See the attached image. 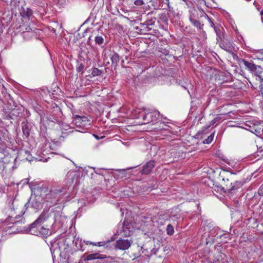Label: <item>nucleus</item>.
<instances>
[{
	"instance_id": "nucleus-1",
	"label": "nucleus",
	"mask_w": 263,
	"mask_h": 263,
	"mask_svg": "<svg viewBox=\"0 0 263 263\" xmlns=\"http://www.w3.org/2000/svg\"><path fill=\"white\" fill-rule=\"evenodd\" d=\"M233 174H228L223 177V186L221 187V190H223L224 192L234 193L242 186L243 182L235 180Z\"/></svg>"
},
{
	"instance_id": "nucleus-2",
	"label": "nucleus",
	"mask_w": 263,
	"mask_h": 263,
	"mask_svg": "<svg viewBox=\"0 0 263 263\" xmlns=\"http://www.w3.org/2000/svg\"><path fill=\"white\" fill-rule=\"evenodd\" d=\"M238 64L239 65H244L246 68L250 72L255 74L258 78V80L260 82L259 87L262 86L263 78L260 76V74L262 72V69L260 66L255 65L252 61L249 62L242 59L239 60Z\"/></svg>"
},
{
	"instance_id": "nucleus-3",
	"label": "nucleus",
	"mask_w": 263,
	"mask_h": 263,
	"mask_svg": "<svg viewBox=\"0 0 263 263\" xmlns=\"http://www.w3.org/2000/svg\"><path fill=\"white\" fill-rule=\"evenodd\" d=\"M48 218L46 213H42L33 223L25 229L27 233L34 235H37L41 225Z\"/></svg>"
},
{
	"instance_id": "nucleus-4",
	"label": "nucleus",
	"mask_w": 263,
	"mask_h": 263,
	"mask_svg": "<svg viewBox=\"0 0 263 263\" xmlns=\"http://www.w3.org/2000/svg\"><path fill=\"white\" fill-rule=\"evenodd\" d=\"M66 242V240L64 238H60L57 239L52 243L50 248L51 251L60 255L62 253L67 252L69 249V246Z\"/></svg>"
},
{
	"instance_id": "nucleus-5",
	"label": "nucleus",
	"mask_w": 263,
	"mask_h": 263,
	"mask_svg": "<svg viewBox=\"0 0 263 263\" xmlns=\"http://www.w3.org/2000/svg\"><path fill=\"white\" fill-rule=\"evenodd\" d=\"M211 226H206V228H205V230H208L209 231V236H212L216 238H222L223 236L228 235L229 236V233H224V232L222 230H220L218 227H214L212 229H211Z\"/></svg>"
},
{
	"instance_id": "nucleus-6",
	"label": "nucleus",
	"mask_w": 263,
	"mask_h": 263,
	"mask_svg": "<svg viewBox=\"0 0 263 263\" xmlns=\"http://www.w3.org/2000/svg\"><path fill=\"white\" fill-rule=\"evenodd\" d=\"M133 240L130 239H120L116 241L115 249L121 250H126L132 245Z\"/></svg>"
},
{
	"instance_id": "nucleus-7",
	"label": "nucleus",
	"mask_w": 263,
	"mask_h": 263,
	"mask_svg": "<svg viewBox=\"0 0 263 263\" xmlns=\"http://www.w3.org/2000/svg\"><path fill=\"white\" fill-rule=\"evenodd\" d=\"M135 29L138 33L141 34H152L153 32V30L145 22L140 23L139 25L135 27Z\"/></svg>"
},
{
	"instance_id": "nucleus-8",
	"label": "nucleus",
	"mask_w": 263,
	"mask_h": 263,
	"mask_svg": "<svg viewBox=\"0 0 263 263\" xmlns=\"http://www.w3.org/2000/svg\"><path fill=\"white\" fill-rule=\"evenodd\" d=\"M87 261L95 260L93 263H106L105 257L99 253L90 254L86 256Z\"/></svg>"
},
{
	"instance_id": "nucleus-9",
	"label": "nucleus",
	"mask_w": 263,
	"mask_h": 263,
	"mask_svg": "<svg viewBox=\"0 0 263 263\" xmlns=\"http://www.w3.org/2000/svg\"><path fill=\"white\" fill-rule=\"evenodd\" d=\"M156 162L154 160H150L142 166V168L140 171L142 174L148 175L152 172L153 168L155 166Z\"/></svg>"
},
{
	"instance_id": "nucleus-10",
	"label": "nucleus",
	"mask_w": 263,
	"mask_h": 263,
	"mask_svg": "<svg viewBox=\"0 0 263 263\" xmlns=\"http://www.w3.org/2000/svg\"><path fill=\"white\" fill-rule=\"evenodd\" d=\"M144 114H145L142 117L143 120H146L147 116L149 115H150V117L152 119L151 121L157 120L160 116H161L163 119H166V118L163 117L162 115H161L160 112L158 110H153L152 111H148L146 110Z\"/></svg>"
},
{
	"instance_id": "nucleus-11",
	"label": "nucleus",
	"mask_w": 263,
	"mask_h": 263,
	"mask_svg": "<svg viewBox=\"0 0 263 263\" xmlns=\"http://www.w3.org/2000/svg\"><path fill=\"white\" fill-rule=\"evenodd\" d=\"M69 189V186L67 185H64L63 186H58L50 191V193L52 195V194L55 195L64 194L67 192V191Z\"/></svg>"
},
{
	"instance_id": "nucleus-12",
	"label": "nucleus",
	"mask_w": 263,
	"mask_h": 263,
	"mask_svg": "<svg viewBox=\"0 0 263 263\" xmlns=\"http://www.w3.org/2000/svg\"><path fill=\"white\" fill-rule=\"evenodd\" d=\"M92 33L93 34V35H95V42L96 44L101 46L104 42V37H105L106 35L103 33H101L100 34H97L96 32L95 31H93Z\"/></svg>"
},
{
	"instance_id": "nucleus-13",
	"label": "nucleus",
	"mask_w": 263,
	"mask_h": 263,
	"mask_svg": "<svg viewBox=\"0 0 263 263\" xmlns=\"http://www.w3.org/2000/svg\"><path fill=\"white\" fill-rule=\"evenodd\" d=\"M20 14L22 18L29 20L30 16L32 15V11L29 8H27L26 9L23 8L20 11Z\"/></svg>"
},
{
	"instance_id": "nucleus-14",
	"label": "nucleus",
	"mask_w": 263,
	"mask_h": 263,
	"mask_svg": "<svg viewBox=\"0 0 263 263\" xmlns=\"http://www.w3.org/2000/svg\"><path fill=\"white\" fill-rule=\"evenodd\" d=\"M22 126L24 135L26 138H28L30 135V125L27 122H23L22 123Z\"/></svg>"
},
{
	"instance_id": "nucleus-15",
	"label": "nucleus",
	"mask_w": 263,
	"mask_h": 263,
	"mask_svg": "<svg viewBox=\"0 0 263 263\" xmlns=\"http://www.w3.org/2000/svg\"><path fill=\"white\" fill-rule=\"evenodd\" d=\"M214 263H228L226 255L221 253H218Z\"/></svg>"
},
{
	"instance_id": "nucleus-16",
	"label": "nucleus",
	"mask_w": 263,
	"mask_h": 263,
	"mask_svg": "<svg viewBox=\"0 0 263 263\" xmlns=\"http://www.w3.org/2000/svg\"><path fill=\"white\" fill-rule=\"evenodd\" d=\"M49 230L43 227H41V226L37 236L42 237H47L49 235Z\"/></svg>"
},
{
	"instance_id": "nucleus-17",
	"label": "nucleus",
	"mask_w": 263,
	"mask_h": 263,
	"mask_svg": "<svg viewBox=\"0 0 263 263\" xmlns=\"http://www.w3.org/2000/svg\"><path fill=\"white\" fill-rule=\"evenodd\" d=\"M110 59L111 60L112 65L115 67L117 66L120 60V56L116 52L114 53Z\"/></svg>"
},
{
	"instance_id": "nucleus-18",
	"label": "nucleus",
	"mask_w": 263,
	"mask_h": 263,
	"mask_svg": "<svg viewBox=\"0 0 263 263\" xmlns=\"http://www.w3.org/2000/svg\"><path fill=\"white\" fill-rule=\"evenodd\" d=\"M189 12L190 13L189 16V20L190 22L199 18L198 14L197 11L196 9H191L190 10Z\"/></svg>"
},
{
	"instance_id": "nucleus-19",
	"label": "nucleus",
	"mask_w": 263,
	"mask_h": 263,
	"mask_svg": "<svg viewBox=\"0 0 263 263\" xmlns=\"http://www.w3.org/2000/svg\"><path fill=\"white\" fill-rule=\"evenodd\" d=\"M156 18L155 17H152L151 18H147L145 23L148 25V27L153 30L154 33L155 32L154 27L156 23Z\"/></svg>"
},
{
	"instance_id": "nucleus-20",
	"label": "nucleus",
	"mask_w": 263,
	"mask_h": 263,
	"mask_svg": "<svg viewBox=\"0 0 263 263\" xmlns=\"http://www.w3.org/2000/svg\"><path fill=\"white\" fill-rule=\"evenodd\" d=\"M221 47L225 50L226 51H227L228 52H231L233 50V48L231 44L229 42L228 43H221Z\"/></svg>"
},
{
	"instance_id": "nucleus-21",
	"label": "nucleus",
	"mask_w": 263,
	"mask_h": 263,
	"mask_svg": "<svg viewBox=\"0 0 263 263\" xmlns=\"http://www.w3.org/2000/svg\"><path fill=\"white\" fill-rule=\"evenodd\" d=\"M78 119H79V120H81L82 126L90 125V120L88 119L87 117L83 116L81 117H78Z\"/></svg>"
},
{
	"instance_id": "nucleus-22",
	"label": "nucleus",
	"mask_w": 263,
	"mask_h": 263,
	"mask_svg": "<svg viewBox=\"0 0 263 263\" xmlns=\"http://www.w3.org/2000/svg\"><path fill=\"white\" fill-rule=\"evenodd\" d=\"M132 233V231L129 230L128 228L124 226H122V232L120 233L122 236L125 237L129 236Z\"/></svg>"
},
{
	"instance_id": "nucleus-23",
	"label": "nucleus",
	"mask_w": 263,
	"mask_h": 263,
	"mask_svg": "<svg viewBox=\"0 0 263 263\" xmlns=\"http://www.w3.org/2000/svg\"><path fill=\"white\" fill-rule=\"evenodd\" d=\"M81 117V116H79V115H74L73 117V121L72 122L73 123V124H74L77 126H80V127H81L82 126V125L81 124V120H79V119H78L77 117Z\"/></svg>"
},
{
	"instance_id": "nucleus-24",
	"label": "nucleus",
	"mask_w": 263,
	"mask_h": 263,
	"mask_svg": "<svg viewBox=\"0 0 263 263\" xmlns=\"http://www.w3.org/2000/svg\"><path fill=\"white\" fill-rule=\"evenodd\" d=\"M192 25H193L196 28L198 29H202L203 24H201V23L197 20H193L191 21Z\"/></svg>"
},
{
	"instance_id": "nucleus-25",
	"label": "nucleus",
	"mask_w": 263,
	"mask_h": 263,
	"mask_svg": "<svg viewBox=\"0 0 263 263\" xmlns=\"http://www.w3.org/2000/svg\"><path fill=\"white\" fill-rule=\"evenodd\" d=\"M102 73V71L98 68H93L92 69L91 75L93 77L99 76Z\"/></svg>"
},
{
	"instance_id": "nucleus-26",
	"label": "nucleus",
	"mask_w": 263,
	"mask_h": 263,
	"mask_svg": "<svg viewBox=\"0 0 263 263\" xmlns=\"http://www.w3.org/2000/svg\"><path fill=\"white\" fill-rule=\"evenodd\" d=\"M214 134V133H212L207 138L203 140V143L204 144L211 143L212 141L213 140Z\"/></svg>"
},
{
	"instance_id": "nucleus-27",
	"label": "nucleus",
	"mask_w": 263,
	"mask_h": 263,
	"mask_svg": "<svg viewBox=\"0 0 263 263\" xmlns=\"http://www.w3.org/2000/svg\"><path fill=\"white\" fill-rule=\"evenodd\" d=\"M167 234L169 235H172L174 233V227L171 224H168L166 228Z\"/></svg>"
},
{
	"instance_id": "nucleus-28",
	"label": "nucleus",
	"mask_w": 263,
	"mask_h": 263,
	"mask_svg": "<svg viewBox=\"0 0 263 263\" xmlns=\"http://www.w3.org/2000/svg\"><path fill=\"white\" fill-rule=\"evenodd\" d=\"M6 151V147L4 145L0 144V159H2L4 158L5 155L4 154Z\"/></svg>"
},
{
	"instance_id": "nucleus-29",
	"label": "nucleus",
	"mask_w": 263,
	"mask_h": 263,
	"mask_svg": "<svg viewBox=\"0 0 263 263\" xmlns=\"http://www.w3.org/2000/svg\"><path fill=\"white\" fill-rule=\"evenodd\" d=\"M204 17L208 18V20H209V22L210 23V26H211V27L214 28V29H215V28H217L215 26V25H214V23L212 22L211 19L208 16L207 14L204 13Z\"/></svg>"
},
{
	"instance_id": "nucleus-30",
	"label": "nucleus",
	"mask_w": 263,
	"mask_h": 263,
	"mask_svg": "<svg viewBox=\"0 0 263 263\" xmlns=\"http://www.w3.org/2000/svg\"><path fill=\"white\" fill-rule=\"evenodd\" d=\"M134 4L137 6H141L144 4V2L143 0H135Z\"/></svg>"
},
{
	"instance_id": "nucleus-31",
	"label": "nucleus",
	"mask_w": 263,
	"mask_h": 263,
	"mask_svg": "<svg viewBox=\"0 0 263 263\" xmlns=\"http://www.w3.org/2000/svg\"><path fill=\"white\" fill-rule=\"evenodd\" d=\"M16 219H20L19 220H14V221L13 222V223H22V222H24V219L21 217V216H19L18 217H15Z\"/></svg>"
},
{
	"instance_id": "nucleus-32",
	"label": "nucleus",
	"mask_w": 263,
	"mask_h": 263,
	"mask_svg": "<svg viewBox=\"0 0 263 263\" xmlns=\"http://www.w3.org/2000/svg\"><path fill=\"white\" fill-rule=\"evenodd\" d=\"M31 204L32 207L34 208L35 209H40L41 206V204L40 202H35V203H33V201H31Z\"/></svg>"
},
{
	"instance_id": "nucleus-33",
	"label": "nucleus",
	"mask_w": 263,
	"mask_h": 263,
	"mask_svg": "<svg viewBox=\"0 0 263 263\" xmlns=\"http://www.w3.org/2000/svg\"><path fill=\"white\" fill-rule=\"evenodd\" d=\"M218 120V118H215L214 120H212L210 122V124L207 126H205L204 128L205 129H208L211 126L213 125L214 124H215L217 121Z\"/></svg>"
},
{
	"instance_id": "nucleus-34",
	"label": "nucleus",
	"mask_w": 263,
	"mask_h": 263,
	"mask_svg": "<svg viewBox=\"0 0 263 263\" xmlns=\"http://www.w3.org/2000/svg\"><path fill=\"white\" fill-rule=\"evenodd\" d=\"M215 31L217 34V36L219 37V38H221V31H220V28H215Z\"/></svg>"
},
{
	"instance_id": "nucleus-35",
	"label": "nucleus",
	"mask_w": 263,
	"mask_h": 263,
	"mask_svg": "<svg viewBox=\"0 0 263 263\" xmlns=\"http://www.w3.org/2000/svg\"><path fill=\"white\" fill-rule=\"evenodd\" d=\"M84 66L83 64L81 63L77 68V71L78 72H80L82 71V70L84 69Z\"/></svg>"
},
{
	"instance_id": "nucleus-36",
	"label": "nucleus",
	"mask_w": 263,
	"mask_h": 263,
	"mask_svg": "<svg viewBox=\"0 0 263 263\" xmlns=\"http://www.w3.org/2000/svg\"><path fill=\"white\" fill-rule=\"evenodd\" d=\"M258 193L260 196H263V184L259 187Z\"/></svg>"
},
{
	"instance_id": "nucleus-37",
	"label": "nucleus",
	"mask_w": 263,
	"mask_h": 263,
	"mask_svg": "<svg viewBox=\"0 0 263 263\" xmlns=\"http://www.w3.org/2000/svg\"><path fill=\"white\" fill-rule=\"evenodd\" d=\"M1 93L4 95V97H6V95L7 93L6 90L5 89L4 87H3L1 89H0Z\"/></svg>"
},
{
	"instance_id": "nucleus-38",
	"label": "nucleus",
	"mask_w": 263,
	"mask_h": 263,
	"mask_svg": "<svg viewBox=\"0 0 263 263\" xmlns=\"http://www.w3.org/2000/svg\"><path fill=\"white\" fill-rule=\"evenodd\" d=\"M222 186H223V184L220 185H217V189H217V190H218V191H219V190H220V191H223V190H221V187H222Z\"/></svg>"
},
{
	"instance_id": "nucleus-39",
	"label": "nucleus",
	"mask_w": 263,
	"mask_h": 263,
	"mask_svg": "<svg viewBox=\"0 0 263 263\" xmlns=\"http://www.w3.org/2000/svg\"><path fill=\"white\" fill-rule=\"evenodd\" d=\"M253 5L255 6V7H256L257 9L259 11V8L257 7V3L256 2V0L254 1V3H253Z\"/></svg>"
},
{
	"instance_id": "nucleus-40",
	"label": "nucleus",
	"mask_w": 263,
	"mask_h": 263,
	"mask_svg": "<svg viewBox=\"0 0 263 263\" xmlns=\"http://www.w3.org/2000/svg\"><path fill=\"white\" fill-rule=\"evenodd\" d=\"M93 35L92 34L91 36H90L88 39V41H87V44L89 45V42L91 40V37H92Z\"/></svg>"
},
{
	"instance_id": "nucleus-41",
	"label": "nucleus",
	"mask_w": 263,
	"mask_h": 263,
	"mask_svg": "<svg viewBox=\"0 0 263 263\" xmlns=\"http://www.w3.org/2000/svg\"><path fill=\"white\" fill-rule=\"evenodd\" d=\"M102 242H98L97 243V244H95L96 246H103V245L102 244Z\"/></svg>"
},
{
	"instance_id": "nucleus-42",
	"label": "nucleus",
	"mask_w": 263,
	"mask_h": 263,
	"mask_svg": "<svg viewBox=\"0 0 263 263\" xmlns=\"http://www.w3.org/2000/svg\"><path fill=\"white\" fill-rule=\"evenodd\" d=\"M228 238L229 239H230V236H228V235H225V236H222V238Z\"/></svg>"
},
{
	"instance_id": "nucleus-43",
	"label": "nucleus",
	"mask_w": 263,
	"mask_h": 263,
	"mask_svg": "<svg viewBox=\"0 0 263 263\" xmlns=\"http://www.w3.org/2000/svg\"><path fill=\"white\" fill-rule=\"evenodd\" d=\"M168 8H169V11H172V9H173V8L171 7L169 5V4H168Z\"/></svg>"
},
{
	"instance_id": "nucleus-44",
	"label": "nucleus",
	"mask_w": 263,
	"mask_h": 263,
	"mask_svg": "<svg viewBox=\"0 0 263 263\" xmlns=\"http://www.w3.org/2000/svg\"><path fill=\"white\" fill-rule=\"evenodd\" d=\"M260 15L262 16L263 15V10H261L260 11Z\"/></svg>"
},
{
	"instance_id": "nucleus-45",
	"label": "nucleus",
	"mask_w": 263,
	"mask_h": 263,
	"mask_svg": "<svg viewBox=\"0 0 263 263\" xmlns=\"http://www.w3.org/2000/svg\"><path fill=\"white\" fill-rule=\"evenodd\" d=\"M125 52L126 53H127V52H129V50L127 48H125Z\"/></svg>"
},
{
	"instance_id": "nucleus-46",
	"label": "nucleus",
	"mask_w": 263,
	"mask_h": 263,
	"mask_svg": "<svg viewBox=\"0 0 263 263\" xmlns=\"http://www.w3.org/2000/svg\"><path fill=\"white\" fill-rule=\"evenodd\" d=\"M51 121L52 122H54V121H57V119H55V118H54V120H51Z\"/></svg>"
},
{
	"instance_id": "nucleus-47",
	"label": "nucleus",
	"mask_w": 263,
	"mask_h": 263,
	"mask_svg": "<svg viewBox=\"0 0 263 263\" xmlns=\"http://www.w3.org/2000/svg\"><path fill=\"white\" fill-rule=\"evenodd\" d=\"M261 21H262V22L263 23V18H262V17H261Z\"/></svg>"
},
{
	"instance_id": "nucleus-48",
	"label": "nucleus",
	"mask_w": 263,
	"mask_h": 263,
	"mask_svg": "<svg viewBox=\"0 0 263 263\" xmlns=\"http://www.w3.org/2000/svg\"><path fill=\"white\" fill-rule=\"evenodd\" d=\"M260 153H262V151H261V149H260Z\"/></svg>"
},
{
	"instance_id": "nucleus-49",
	"label": "nucleus",
	"mask_w": 263,
	"mask_h": 263,
	"mask_svg": "<svg viewBox=\"0 0 263 263\" xmlns=\"http://www.w3.org/2000/svg\"><path fill=\"white\" fill-rule=\"evenodd\" d=\"M260 153H262V151H261V149H260Z\"/></svg>"
},
{
	"instance_id": "nucleus-50",
	"label": "nucleus",
	"mask_w": 263,
	"mask_h": 263,
	"mask_svg": "<svg viewBox=\"0 0 263 263\" xmlns=\"http://www.w3.org/2000/svg\"><path fill=\"white\" fill-rule=\"evenodd\" d=\"M13 0H10V3H12Z\"/></svg>"
}]
</instances>
